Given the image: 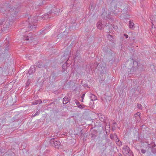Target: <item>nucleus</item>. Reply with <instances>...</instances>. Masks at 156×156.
Masks as SVG:
<instances>
[{
    "mask_svg": "<svg viewBox=\"0 0 156 156\" xmlns=\"http://www.w3.org/2000/svg\"><path fill=\"white\" fill-rule=\"evenodd\" d=\"M38 103L40 104L42 102V101L41 100H37Z\"/></svg>",
    "mask_w": 156,
    "mask_h": 156,
    "instance_id": "obj_49",
    "label": "nucleus"
},
{
    "mask_svg": "<svg viewBox=\"0 0 156 156\" xmlns=\"http://www.w3.org/2000/svg\"><path fill=\"white\" fill-rule=\"evenodd\" d=\"M91 96H90V98L91 99V100L93 101H95L97 99V97L93 94H90Z\"/></svg>",
    "mask_w": 156,
    "mask_h": 156,
    "instance_id": "obj_19",
    "label": "nucleus"
},
{
    "mask_svg": "<svg viewBox=\"0 0 156 156\" xmlns=\"http://www.w3.org/2000/svg\"><path fill=\"white\" fill-rule=\"evenodd\" d=\"M124 36L126 38V39L128 37V35L125 34H124Z\"/></svg>",
    "mask_w": 156,
    "mask_h": 156,
    "instance_id": "obj_45",
    "label": "nucleus"
},
{
    "mask_svg": "<svg viewBox=\"0 0 156 156\" xmlns=\"http://www.w3.org/2000/svg\"><path fill=\"white\" fill-rule=\"evenodd\" d=\"M51 145L53 147L57 149L62 148V145L59 141L57 139L54 138L50 140Z\"/></svg>",
    "mask_w": 156,
    "mask_h": 156,
    "instance_id": "obj_5",
    "label": "nucleus"
},
{
    "mask_svg": "<svg viewBox=\"0 0 156 156\" xmlns=\"http://www.w3.org/2000/svg\"><path fill=\"white\" fill-rule=\"evenodd\" d=\"M67 65L66 64H63L62 65V71L63 72H64L66 74L67 73V72L66 71V73L65 72V71H66V68H67Z\"/></svg>",
    "mask_w": 156,
    "mask_h": 156,
    "instance_id": "obj_20",
    "label": "nucleus"
},
{
    "mask_svg": "<svg viewBox=\"0 0 156 156\" xmlns=\"http://www.w3.org/2000/svg\"><path fill=\"white\" fill-rule=\"evenodd\" d=\"M151 152L152 153L154 154H156V147L153 148H151Z\"/></svg>",
    "mask_w": 156,
    "mask_h": 156,
    "instance_id": "obj_27",
    "label": "nucleus"
},
{
    "mask_svg": "<svg viewBox=\"0 0 156 156\" xmlns=\"http://www.w3.org/2000/svg\"><path fill=\"white\" fill-rule=\"evenodd\" d=\"M144 1V0H140V2L141 4L143 5Z\"/></svg>",
    "mask_w": 156,
    "mask_h": 156,
    "instance_id": "obj_47",
    "label": "nucleus"
},
{
    "mask_svg": "<svg viewBox=\"0 0 156 156\" xmlns=\"http://www.w3.org/2000/svg\"><path fill=\"white\" fill-rule=\"evenodd\" d=\"M42 62L41 61H38L37 62L35 63L34 66V67L36 66L39 68H41L42 67Z\"/></svg>",
    "mask_w": 156,
    "mask_h": 156,
    "instance_id": "obj_14",
    "label": "nucleus"
},
{
    "mask_svg": "<svg viewBox=\"0 0 156 156\" xmlns=\"http://www.w3.org/2000/svg\"><path fill=\"white\" fill-rule=\"evenodd\" d=\"M105 155H106V153L105 154Z\"/></svg>",
    "mask_w": 156,
    "mask_h": 156,
    "instance_id": "obj_59",
    "label": "nucleus"
},
{
    "mask_svg": "<svg viewBox=\"0 0 156 156\" xmlns=\"http://www.w3.org/2000/svg\"><path fill=\"white\" fill-rule=\"evenodd\" d=\"M33 104L34 105H37V104H38V101H35L34 102H33Z\"/></svg>",
    "mask_w": 156,
    "mask_h": 156,
    "instance_id": "obj_39",
    "label": "nucleus"
},
{
    "mask_svg": "<svg viewBox=\"0 0 156 156\" xmlns=\"http://www.w3.org/2000/svg\"><path fill=\"white\" fill-rule=\"evenodd\" d=\"M122 152L125 156H133V152L127 146L123 147Z\"/></svg>",
    "mask_w": 156,
    "mask_h": 156,
    "instance_id": "obj_7",
    "label": "nucleus"
},
{
    "mask_svg": "<svg viewBox=\"0 0 156 156\" xmlns=\"http://www.w3.org/2000/svg\"><path fill=\"white\" fill-rule=\"evenodd\" d=\"M36 115H35V114L34 115H33L32 116H33V117H34V116H36Z\"/></svg>",
    "mask_w": 156,
    "mask_h": 156,
    "instance_id": "obj_54",
    "label": "nucleus"
},
{
    "mask_svg": "<svg viewBox=\"0 0 156 156\" xmlns=\"http://www.w3.org/2000/svg\"><path fill=\"white\" fill-rule=\"evenodd\" d=\"M74 24H75V23H73V26H72V28H73V29H75V28H73V26H74Z\"/></svg>",
    "mask_w": 156,
    "mask_h": 156,
    "instance_id": "obj_52",
    "label": "nucleus"
},
{
    "mask_svg": "<svg viewBox=\"0 0 156 156\" xmlns=\"http://www.w3.org/2000/svg\"><path fill=\"white\" fill-rule=\"evenodd\" d=\"M110 137L111 139L113 140L114 138H115V136L114 135H113L112 134H111L110 135Z\"/></svg>",
    "mask_w": 156,
    "mask_h": 156,
    "instance_id": "obj_33",
    "label": "nucleus"
},
{
    "mask_svg": "<svg viewBox=\"0 0 156 156\" xmlns=\"http://www.w3.org/2000/svg\"><path fill=\"white\" fill-rule=\"evenodd\" d=\"M134 26L133 23L130 20L129 23V27L130 28H133Z\"/></svg>",
    "mask_w": 156,
    "mask_h": 156,
    "instance_id": "obj_23",
    "label": "nucleus"
},
{
    "mask_svg": "<svg viewBox=\"0 0 156 156\" xmlns=\"http://www.w3.org/2000/svg\"><path fill=\"white\" fill-rule=\"evenodd\" d=\"M83 99H82V100L81 101L82 102H83Z\"/></svg>",
    "mask_w": 156,
    "mask_h": 156,
    "instance_id": "obj_56",
    "label": "nucleus"
},
{
    "mask_svg": "<svg viewBox=\"0 0 156 156\" xmlns=\"http://www.w3.org/2000/svg\"><path fill=\"white\" fill-rule=\"evenodd\" d=\"M102 66H103V64H100V65H99V67H101Z\"/></svg>",
    "mask_w": 156,
    "mask_h": 156,
    "instance_id": "obj_51",
    "label": "nucleus"
},
{
    "mask_svg": "<svg viewBox=\"0 0 156 156\" xmlns=\"http://www.w3.org/2000/svg\"><path fill=\"white\" fill-rule=\"evenodd\" d=\"M129 17V15L128 14H126V17H124V18L125 19H126L127 18V17Z\"/></svg>",
    "mask_w": 156,
    "mask_h": 156,
    "instance_id": "obj_48",
    "label": "nucleus"
},
{
    "mask_svg": "<svg viewBox=\"0 0 156 156\" xmlns=\"http://www.w3.org/2000/svg\"><path fill=\"white\" fill-rule=\"evenodd\" d=\"M156 145L155 144H153L152 145H151L150 147L151 149V148H153L156 147Z\"/></svg>",
    "mask_w": 156,
    "mask_h": 156,
    "instance_id": "obj_36",
    "label": "nucleus"
},
{
    "mask_svg": "<svg viewBox=\"0 0 156 156\" xmlns=\"http://www.w3.org/2000/svg\"><path fill=\"white\" fill-rule=\"evenodd\" d=\"M152 23L153 25H154V24H153V22H152Z\"/></svg>",
    "mask_w": 156,
    "mask_h": 156,
    "instance_id": "obj_57",
    "label": "nucleus"
},
{
    "mask_svg": "<svg viewBox=\"0 0 156 156\" xmlns=\"http://www.w3.org/2000/svg\"><path fill=\"white\" fill-rule=\"evenodd\" d=\"M2 24V23H0V25H1Z\"/></svg>",
    "mask_w": 156,
    "mask_h": 156,
    "instance_id": "obj_58",
    "label": "nucleus"
},
{
    "mask_svg": "<svg viewBox=\"0 0 156 156\" xmlns=\"http://www.w3.org/2000/svg\"><path fill=\"white\" fill-rule=\"evenodd\" d=\"M113 36L111 35L108 34L107 37V38L110 41H111L112 40Z\"/></svg>",
    "mask_w": 156,
    "mask_h": 156,
    "instance_id": "obj_30",
    "label": "nucleus"
},
{
    "mask_svg": "<svg viewBox=\"0 0 156 156\" xmlns=\"http://www.w3.org/2000/svg\"><path fill=\"white\" fill-rule=\"evenodd\" d=\"M74 101L76 103L77 107L80 108H85V106L83 105L80 104L79 102L76 99H75Z\"/></svg>",
    "mask_w": 156,
    "mask_h": 156,
    "instance_id": "obj_13",
    "label": "nucleus"
},
{
    "mask_svg": "<svg viewBox=\"0 0 156 156\" xmlns=\"http://www.w3.org/2000/svg\"><path fill=\"white\" fill-rule=\"evenodd\" d=\"M46 29H44L43 30H42L41 32V34H45V31L46 30Z\"/></svg>",
    "mask_w": 156,
    "mask_h": 156,
    "instance_id": "obj_38",
    "label": "nucleus"
},
{
    "mask_svg": "<svg viewBox=\"0 0 156 156\" xmlns=\"http://www.w3.org/2000/svg\"><path fill=\"white\" fill-rule=\"evenodd\" d=\"M131 60H132V59L130 58L129 60H128V61L126 63V66L129 69H131L132 67H130L131 66Z\"/></svg>",
    "mask_w": 156,
    "mask_h": 156,
    "instance_id": "obj_15",
    "label": "nucleus"
},
{
    "mask_svg": "<svg viewBox=\"0 0 156 156\" xmlns=\"http://www.w3.org/2000/svg\"><path fill=\"white\" fill-rule=\"evenodd\" d=\"M116 124V122H114L113 123H112V126H113V127H115V125Z\"/></svg>",
    "mask_w": 156,
    "mask_h": 156,
    "instance_id": "obj_44",
    "label": "nucleus"
},
{
    "mask_svg": "<svg viewBox=\"0 0 156 156\" xmlns=\"http://www.w3.org/2000/svg\"><path fill=\"white\" fill-rule=\"evenodd\" d=\"M31 83V80L28 79L26 83V87H28L30 85Z\"/></svg>",
    "mask_w": 156,
    "mask_h": 156,
    "instance_id": "obj_24",
    "label": "nucleus"
},
{
    "mask_svg": "<svg viewBox=\"0 0 156 156\" xmlns=\"http://www.w3.org/2000/svg\"><path fill=\"white\" fill-rule=\"evenodd\" d=\"M91 137L92 138H95V135L94 134L92 133H91Z\"/></svg>",
    "mask_w": 156,
    "mask_h": 156,
    "instance_id": "obj_40",
    "label": "nucleus"
},
{
    "mask_svg": "<svg viewBox=\"0 0 156 156\" xmlns=\"http://www.w3.org/2000/svg\"><path fill=\"white\" fill-rule=\"evenodd\" d=\"M42 4H43V5H44V4H45L44 3V1H43L42 2Z\"/></svg>",
    "mask_w": 156,
    "mask_h": 156,
    "instance_id": "obj_53",
    "label": "nucleus"
},
{
    "mask_svg": "<svg viewBox=\"0 0 156 156\" xmlns=\"http://www.w3.org/2000/svg\"><path fill=\"white\" fill-rule=\"evenodd\" d=\"M114 1V2L118 3L119 2H120V0H112V1Z\"/></svg>",
    "mask_w": 156,
    "mask_h": 156,
    "instance_id": "obj_41",
    "label": "nucleus"
},
{
    "mask_svg": "<svg viewBox=\"0 0 156 156\" xmlns=\"http://www.w3.org/2000/svg\"><path fill=\"white\" fill-rule=\"evenodd\" d=\"M63 104L66 105L69 102V100L68 97L66 96L65 97L63 98Z\"/></svg>",
    "mask_w": 156,
    "mask_h": 156,
    "instance_id": "obj_17",
    "label": "nucleus"
},
{
    "mask_svg": "<svg viewBox=\"0 0 156 156\" xmlns=\"http://www.w3.org/2000/svg\"><path fill=\"white\" fill-rule=\"evenodd\" d=\"M68 36V33L65 30H64V31L63 32V33L62 34L60 33L58 35L57 37H58V38H64Z\"/></svg>",
    "mask_w": 156,
    "mask_h": 156,
    "instance_id": "obj_10",
    "label": "nucleus"
},
{
    "mask_svg": "<svg viewBox=\"0 0 156 156\" xmlns=\"http://www.w3.org/2000/svg\"><path fill=\"white\" fill-rule=\"evenodd\" d=\"M52 78L54 79V80H55L56 79H57L58 76V73H55L54 72H53L52 73Z\"/></svg>",
    "mask_w": 156,
    "mask_h": 156,
    "instance_id": "obj_22",
    "label": "nucleus"
},
{
    "mask_svg": "<svg viewBox=\"0 0 156 156\" xmlns=\"http://www.w3.org/2000/svg\"><path fill=\"white\" fill-rule=\"evenodd\" d=\"M99 117L101 121H104L105 117L104 115H99Z\"/></svg>",
    "mask_w": 156,
    "mask_h": 156,
    "instance_id": "obj_25",
    "label": "nucleus"
},
{
    "mask_svg": "<svg viewBox=\"0 0 156 156\" xmlns=\"http://www.w3.org/2000/svg\"><path fill=\"white\" fill-rule=\"evenodd\" d=\"M155 144V142H154L152 141V142L150 144H148L147 145L148 146V147H149V146H150V145H152L153 144Z\"/></svg>",
    "mask_w": 156,
    "mask_h": 156,
    "instance_id": "obj_42",
    "label": "nucleus"
},
{
    "mask_svg": "<svg viewBox=\"0 0 156 156\" xmlns=\"http://www.w3.org/2000/svg\"><path fill=\"white\" fill-rule=\"evenodd\" d=\"M106 14H107L105 12H103L101 15L102 17L104 19H105L106 17V18H108L107 17V16H105Z\"/></svg>",
    "mask_w": 156,
    "mask_h": 156,
    "instance_id": "obj_26",
    "label": "nucleus"
},
{
    "mask_svg": "<svg viewBox=\"0 0 156 156\" xmlns=\"http://www.w3.org/2000/svg\"><path fill=\"white\" fill-rule=\"evenodd\" d=\"M85 94V93H84L82 94V95L81 96V98H82V99H84Z\"/></svg>",
    "mask_w": 156,
    "mask_h": 156,
    "instance_id": "obj_46",
    "label": "nucleus"
},
{
    "mask_svg": "<svg viewBox=\"0 0 156 156\" xmlns=\"http://www.w3.org/2000/svg\"><path fill=\"white\" fill-rule=\"evenodd\" d=\"M28 20L29 24L28 27L29 28L31 29L30 30H34L36 27V26L35 23L37 22L38 20L37 19L36 17H35L32 19L29 18Z\"/></svg>",
    "mask_w": 156,
    "mask_h": 156,
    "instance_id": "obj_4",
    "label": "nucleus"
},
{
    "mask_svg": "<svg viewBox=\"0 0 156 156\" xmlns=\"http://www.w3.org/2000/svg\"><path fill=\"white\" fill-rule=\"evenodd\" d=\"M99 63L95 62L94 64H91L90 65V68L92 70L94 71L97 69V67Z\"/></svg>",
    "mask_w": 156,
    "mask_h": 156,
    "instance_id": "obj_12",
    "label": "nucleus"
},
{
    "mask_svg": "<svg viewBox=\"0 0 156 156\" xmlns=\"http://www.w3.org/2000/svg\"><path fill=\"white\" fill-rule=\"evenodd\" d=\"M35 68L34 66L32 65L28 70V73L29 74L28 77L32 78L33 77V74L35 73Z\"/></svg>",
    "mask_w": 156,
    "mask_h": 156,
    "instance_id": "obj_9",
    "label": "nucleus"
},
{
    "mask_svg": "<svg viewBox=\"0 0 156 156\" xmlns=\"http://www.w3.org/2000/svg\"><path fill=\"white\" fill-rule=\"evenodd\" d=\"M105 67L104 65L101 67H99L98 70L100 71L101 74L103 73H104V70H105Z\"/></svg>",
    "mask_w": 156,
    "mask_h": 156,
    "instance_id": "obj_21",
    "label": "nucleus"
},
{
    "mask_svg": "<svg viewBox=\"0 0 156 156\" xmlns=\"http://www.w3.org/2000/svg\"><path fill=\"white\" fill-rule=\"evenodd\" d=\"M137 108L140 109H141L142 108V105L139 104H137Z\"/></svg>",
    "mask_w": 156,
    "mask_h": 156,
    "instance_id": "obj_32",
    "label": "nucleus"
},
{
    "mask_svg": "<svg viewBox=\"0 0 156 156\" xmlns=\"http://www.w3.org/2000/svg\"><path fill=\"white\" fill-rule=\"evenodd\" d=\"M73 5V6H72V7H73L74 8L75 6H74V2H73V4H72L70 5V6H71L72 5Z\"/></svg>",
    "mask_w": 156,
    "mask_h": 156,
    "instance_id": "obj_50",
    "label": "nucleus"
},
{
    "mask_svg": "<svg viewBox=\"0 0 156 156\" xmlns=\"http://www.w3.org/2000/svg\"><path fill=\"white\" fill-rule=\"evenodd\" d=\"M70 55V50H66L64 51L63 55L61 56L62 59V60H66L68 61Z\"/></svg>",
    "mask_w": 156,
    "mask_h": 156,
    "instance_id": "obj_8",
    "label": "nucleus"
},
{
    "mask_svg": "<svg viewBox=\"0 0 156 156\" xmlns=\"http://www.w3.org/2000/svg\"><path fill=\"white\" fill-rule=\"evenodd\" d=\"M141 152L143 154H145L146 152V150L143 149L141 150Z\"/></svg>",
    "mask_w": 156,
    "mask_h": 156,
    "instance_id": "obj_37",
    "label": "nucleus"
},
{
    "mask_svg": "<svg viewBox=\"0 0 156 156\" xmlns=\"http://www.w3.org/2000/svg\"><path fill=\"white\" fill-rule=\"evenodd\" d=\"M131 66L132 67V68L130 69V71L129 73L128 76H130L132 74H134L136 71L138 69L139 66L138 61H134L132 59V60H131Z\"/></svg>",
    "mask_w": 156,
    "mask_h": 156,
    "instance_id": "obj_3",
    "label": "nucleus"
},
{
    "mask_svg": "<svg viewBox=\"0 0 156 156\" xmlns=\"http://www.w3.org/2000/svg\"><path fill=\"white\" fill-rule=\"evenodd\" d=\"M114 136H115V138H116V140H115L116 142H118L119 141V140L118 138V137L117 136V135L115 133H114Z\"/></svg>",
    "mask_w": 156,
    "mask_h": 156,
    "instance_id": "obj_31",
    "label": "nucleus"
},
{
    "mask_svg": "<svg viewBox=\"0 0 156 156\" xmlns=\"http://www.w3.org/2000/svg\"><path fill=\"white\" fill-rule=\"evenodd\" d=\"M97 26L98 29L101 30L104 29L105 25L104 24H102L101 21H99L97 23Z\"/></svg>",
    "mask_w": 156,
    "mask_h": 156,
    "instance_id": "obj_11",
    "label": "nucleus"
},
{
    "mask_svg": "<svg viewBox=\"0 0 156 156\" xmlns=\"http://www.w3.org/2000/svg\"><path fill=\"white\" fill-rule=\"evenodd\" d=\"M19 11V9L17 7H12L9 10V12L8 14H6V18H7V21H8L6 25L4 24V23L6 22L4 21V20L0 23H2L1 30L2 31L8 30L9 27L10 25V24L9 23V22H11L12 20H14L16 16V15Z\"/></svg>",
    "mask_w": 156,
    "mask_h": 156,
    "instance_id": "obj_1",
    "label": "nucleus"
},
{
    "mask_svg": "<svg viewBox=\"0 0 156 156\" xmlns=\"http://www.w3.org/2000/svg\"><path fill=\"white\" fill-rule=\"evenodd\" d=\"M140 115L141 114L139 112H138L137 113L134 114V117L136 118V119H137V121L139 120V121L140 120Z\"/></svg>",
    "mask_w": 156,
    "mask_h": 156,
    "instance_id": "obj_16",
    "label": "nucleus"
},
{
    "mask_svg": "<svg viewBox=\"0 0 156 156\" xmlns=\"http://www.w3.org/2000/svg\"><path fill=\"white\" fill-rule=\"evenodd\" d=\"M106 26V28L107 29H108V30H110L109 27L112 26V25L111 24H109V25H105V26Z\"/></svg>",
    "mask_w": 156,
    "mask_h": 156,
    "instance_id": "obj_34",
    "label": "nucleus"
},
{
    "mask_svg": "<svg viewBox=\"0 0 156 156\" xmlns=\"http://www.w3.org/2000/svg\"><path fill=\"white\" fill-rule=\"evenodd\" d=\"M60 10L58 8L55 9V8H53L49 12H48L47 13L44 14V16L42 17V18L43 20H46L47 19H49L51 17H49L50 14L52 13H54L55 14H56V11L58 12H60Z\"/></svg>",
    "mask_w": 156,
    "mask_h": 156,
    "instance_id": "obj_6",
    "label": "nucleus"
},
{
    "mask_svg": "<svg viewBox=\"0 0 156 156\" xmlns=\"http://www.w3.org/2000/svg\"><path fill=\"white\" fill-rule=\"evenodd\" d=\"M64 30L65 31L66 30V27L65 26L62 28L61 29L59 30V32H60V33L62 34L63 33V32L64 31Z\"/></svg>",
    "mask_w": 156,
    "mask_h": 156,
    "instance_id": "obj_29",
    "label": "nucleus"
},
{
    "mask_svg": "<svg viewBox=\"0 0 156 156\" xmlns=\"http://www.w3.org/2000/svg\"><path fill=\"white\" fill-rule=\"evenodd\" d=\"M124 16V15L123 14H122V16Z\"/></svg>",
    "mask_w": 156,
    "mask_h": 156,
    "instance_id": "obj_55",
    "label": "nucleus"
},
{
    "mask_svg": "<svg viewBox=\"0 0 156 156\" xmlns=\"http://www.w3.org/2000/svg\"><path fill=\"white\" fill-rule=\"evenodd\" d=\"M23 39L26 40H29V36L28 35H24L23 37Z\"/></svg>",
    "mask_w": 156,
    "mask_h": 156,
    "instance_id": "obj_28",
    "label": "nucleus"
},
{
    "mask_svg": "<svg viewBox=\"0 0 156 156\" xmlns=\"http://www.w3.org/2000/svg\"><path fill=\"white\" fill-rule=\"evenodd\" d=\"M40 113V111L38 110V111L37 112L35 113V115H38Z\"/></svg>",
    "mask_w": 156,
    "mask_h": 156,
    "instance_id": "obj_43",
    "label": "nucleus"
},
{
    "mask_svg": "<svg viewBox=\"0 0 156 156\" xmlns=\"http://www.w3.org/2000/svg\"><path fill=\"white\" fill-rule=\"evenodd\" d=\"M109 140L108 139L107 140L108 142L106 143L105 144H101L99 147V149L100 150L99 153L101 155H103L104 156L105 155H103L104 152L106 149H109V151H111L112 148V146L111 143H109Z\"/></svg>",
    "mask_w": 156,
    "mask_h": 156,
    "instance_id": "obj_2",
    "label": "nucleus"
},
{
    "mask_svg": "<svg viewBox=\"0 0 156 156\" xmlns=\"http://www.w3.org/2000/svg\"><path fill=\"white\" fill-rule=\"evenodd\" d=\"M9 117L8 116H0V122H5L6 120V118H8Z\"/></svg>",
    "mask_w": 156,
    "mask_h": 156,
    "instance_id": "obj_18",
    "label": "nucleus"
},
{
    "mask_svg": "<svg viewBox=\"0 0 156 156\" xmlns=\"http://www.w3.org/2000/svg\"><path fill=\"white\" fill-rule=\"evenodd\" d=\"M98 133V132L97 131V130H93L91 131V133L94 134L96 135V134Z\"/></svg>",
    "mask_w": 156,
    "mask_h": 156,
    "instance_id": "obj_35",
    "label": "nucleus"
}]
</instances>
